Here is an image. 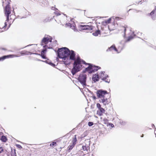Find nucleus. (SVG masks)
<instances>
[{"instance_id": "obj_1", "label": "nucleus", "mask_w": 156, "mask_h": 156, "mask_svg": "<svg viewBox=\"0 0 156 156\" xmlns=\"http://www.w3.org/2000/svg\"><path fill=\"white\" fill-rule=\"evenodd\" d=\"M58 56L59 58L62 59L64 63L66 65L70 64V62L69 59L70 54V50L67 48H59L58 51Z\"/></svg>"}, {"instance_id": "obj_25", "label": "nucleus", "mask_w": 156, "mask_h": 156, "mask_svg": "<svg viewBox=\"0 0 156 156\" xmlns=\"http://www.w3.org/2000/svg\"><path fill=\"white\" fill-rule=\"evenodd\" d=\"M1 140L3 142H6L7 140V139L6 136H2L1 137Z\"/></svg>"}, {"instance_id": "obj_32", "label": "nucleus", "mask_w": 156, "mask_h": 156, "mask_svg": "<svg viewBox=\"0 0 156 156\" xmlns=\"http://www.w3.org/2000/svg\"><path fill=\"white\" fill-rule=\"evenodd\" d=\"M16 146L18 148L20 149H21L22 148V147L21 146L20 144H16Z\"/></svg>"}, {"instance_id": "obj_35", "label": "nucleus", "mask_w": 156, "mask_h": 156, "mask_svg": "<svg viewBox=\"0 0 156 156\" xmlns=\"http://www.w3.org/2000/svg\"><path fill=\"white\" fill-rule=\"evenodd\" d=\"M7 23H6V22H5V23H4V26H3L2 27V28H5L6 26H7Z\"/></svg>"}, {"instance_id": "obj_38", "label": "nucleus", "mask_w": 156, "mask_h": 156, "mask_svg": "<svg viewBox=\"0 0 156 156\" xmlns=\"http://www.w3.org/2000/svg\"><path fill=\"white\" fill-rule=\"evenodd\" d=\"M12 156H16V154L15 152L12 155Z\"/></svg>"}, {"instance_id": "obj_14", "label": "nucleus", "mask_w": 156, "mask_h": 156, "mask_svg": "<svg viewBox=\"0 0 156 156\" xmlns=\"http://www.w3.org/2000/svg\"><path fill=\"white\" fill-rule=\"evenodd\" d=\"M99 101L100 102L103 103V105H108L111 102V101L110 100L108 99L107 98H105L100 100Z\"/></svg>"}, {"instance_id": "obj_36", "label": "nucleus", "mask_w": 156, "mask_h": 156, "mask_svg": "<svg viewBox=\"0 0 156 156\" xmlns=\"http://www.w3.org/2000/svg\"><path fill=\"white\" fill-rule=\"evenodd\" d=\"M3 151V150L2 147H0V153Z\"/></svg>"}, {"instance_id": "obj_15", "label": "nucleus", "mask_w": 156, "mask_h": 156, "mask_svg": "<svg viewBox=\"0 0 156 156\" xmlns=\"http://www.w3.org/2000/svg\"><path fill=\"white\" fill-rule=\"evenodd\" d=\"M15 18V16L14 15L11 14L10 16H9V19L8 20L7 19L6 21L9 22V26L13 23Z\"/></svg>"}, {"instance_id": "obj_39", "label": "nucleus", "mask_w": 156, "mask_h": 156, "mask_svg": "<svg viewBox=\"0 0 156 156\" xmlns=\"http://www.w3.org/2000/svg\"><path fill=\"white\" fill-rule=\"evenodd\" d=\"M94 98V99H96V97H95V96H94V98Z\"/></svg>"}, {"instance_id": "obj_2", "label": "nucleus", "mask_w": 156, "mask_h": 156, "mask_svg": "<svg viewBox=\"0 0 156 156\" xmlns=\"http://www.w3.org/2000/svg\"><path fill=\"white\" fill-rule=\"evenodd\" d=\"M82 64L87 65V63H86L84 60L81 59L79 56L77 57L74 60L73 64V67L71 70V73L73 75L75 74L81 69L82 66Z\"/></svg>"}, {"instance_id": "obj_27", "label": "nucleus", "mask_w": 156, "mask_h": 156, "mask_svg": "<svg viewBox=\"0 0 156 156\" xmlns=\"http://www.w3.org/2000/svg\"><path fill=\"white\" fill-rule=\"evenodd\" d=\"M104 123L105 124H107L108 123V120L106 118H105L103 119Z\"/></svg>"}, {"instance_id": "obj_23", "label": "nucleus", "mask_w": 156, "mask_h": 156, "mask_svg": "<svg viewBox=\"0 0 156 156\" xmlns=\"http://www.w3.org/2000/svg\"><path fill=\"white\" fill-rule=\"evenodd\" d=\"M92 80L95 82L96 81H98L99 79L98 75L95 74L92 77Z\"/></svg>"}, {"instance_id": "obj_24", "label": "nucleus", "mask_w": 156, "mask_h": 156, "mask_svg": "<svg viewBox=\"0 0 156 156\" xmlns=\"http://www.w3.org/2000/svg\"><path fill=\"white\" fill-rule=\"evenodd\" d=\"M93 35L95 36H98L99 34H101V32L99 29L96 30L93 33Z\"/></svg>"}, {"instance_id": "obj_18", "label": "nucleus", "mask_w": 156, "mask_h": 156, "mask_svg": "<svg viewBox=\"0 0 156 156\" xmlns=\"http://www.w3.org/2000/svg\"><path fill=\"white\" fill-rule=\"evenodd\" d=\"M27 53V51H20L18 53L17 55H13L12 58L15 57H18L20 56L21 55H26Z\"/></svg>"}, {"instance_id": "obj_21", "label": "nucleus", "mask_w": 156, "mask_h": 156, "mask_svg": "<svg viewBox=\"0 0 156 156\" xmlns=\"http://www.w3.org/2000/svg\"><path fill=\"white\" fill-rule=\"evenodd\" d=\"M66 27H69L70 28L74 30H75L76 29V27L75 24H71L70 23H67L66 24Z\"/></svg>"}, {"instance_id": "obj_7", "label": "nucleus", "mask_w": 156, "mask_h": 156, "mask_svg": "<svg viewBox=\"0 0 156 156\" xmlns=\"http://www.w3.org/2000/svg\"><path fill=\"white\" fill-rule=\"evenodd\" d=\"M100 77L102 80L106 83H109L110 82L109 77L107 74H105V72H101Z\"/></svg>"}, {"instance_id": "obj_16", "label": "nucleus", "mask_w": 156, "mask_h": 156, "mask_svg": "<svg viewBox=\"0 0 156 156\" xmlns=\"http://www.w3.org/2000/svg\"><path fill=\"white\" fill-rule=\"evenodd\" d=\"M113 50L115 51L118 53H119V52L118 51V50L116 48L114 44L112 45L106 51H112Z\"/></svg>"}, {"instance_id": "obj_11", "label": "nucleus", "mask_w": 156, "mask_h": 156, "mask_svg": "<svg viewBox=\"0 0 156 156\" xmlns=\"http://www.w3.org/2000/svg\"><path fill=\"white\" fill-rule=\"evenodd\" d=\"M4 12L5 15L7 17V20H8L9 19V16L11 13V8L9 5L8 4L5 6L4 10Z\"/></svg>"}, {"instance_id": "obj_30", "label": "nucleus", "mask_w": 156, "mask_h": 156, "mask_svg": "<svg viewBox=\"0 0 156 156\" xmlns=\"http://www.w3.org/2000/svg\"><path fill=\"white\" fill-rule=\"evenodd\" d=\"M133 37L132 36H129L127 39V40H126V41H130V40L132 39L133 38Z\"/></svg>"}, {"instance_id": "obj_31", "label": "nucleus", "mask_w": 156, "mask_h": 156, "mask_svg": "<svg viewBox=\"0 0 156 156\" xmlns=\"http://www.w3.org/2000/svg\"><path fill=\"white\" fill-rule=\"evenodd\" d=\"M111 19V18H109L108 20L105 21V22L106 23H110Z\"/></svg>"}, {"instance_id": "obj_5", "label": "nucleus", "mask_w": 156, "mask_h": 156, "mask_svg": "<svg viewBox=\"0 0 156 156\" xmlns=\"http://www.w3.org/2000/svg\"><path fill=\"white\" fill-rule=\"evenodd\" d=\"M108 94L106 90H103L102 89L98 90L96 92L97 96L98 98L101 99L105 98V95Z\"/></svg>"}, {"instance_id": "obj_8", "label": "nucleus", "mask_w": 156, "mask_h": 156, "mask_svg": "<svg viewBox=\"0 0 156 156\" xmlns=\"http://www.w3.org/2000/svg\"><path fill=\"white\" fill-rule=\"evenodd\" d=\"M87 78L86 75L82 73L80 74L78 78L80 82L83 85H86V80Z\"/></svg>"}, {"instance_id": "obj_6", "label": "nucleus", "mask_w": 156, "mask_h": 156, "mask_svg": "<svg viewBox=\"0 0 156 156\" xmlns=\"http://www.w3.org/2000/svg\"><path fill=\"white\" fill-rule=\"evenodd\" d=\"M52 38L51 37L49 36H47L45 37L42 39L41 45H44L43 47L44 48L46 45H45L48 43L49 42H51L52 41Z\"/></svg>"}, {"instance_id": "obj_37", "label": "nucleus", "mask_w": 156, "mask_h": 156, "mask_svg": "<svg viewBox=\"0 0 156 156\" xmlns=\"http://www.w3.org/2000/svg\"><path fill=\"white\" fill-rule=\"evenodd\" d=\"M51 9H52V10H58V9L56 8H55V7H52V8H51Z\"/></svg>"}, {"instance_id": "obj_12", "label": "nucleus", "mask_w": 156, "mask_h": 156, "mask_svg": "<svg viewBox=\"0 0 156 156\" xmlns=\"http://www.w3.org/2000/svg\"><path fill=\"white\" fill-rule=\"evenodd\" d=\"M128 26L126 25H124V26H121L119 27V31H120L121 33H123L124 36L126 35V29L128 28Z\"/></svg>"}, {"instance_id": "obj_22", "label": "nucleus", "mask_w": 156, "mask_h": 156, "mask_svg": "<svg viewBox=\"0 0 156 156\" xmlns=\"http://www.w3.org/2000/svg\"><path fill=\"white\" fill-rule=\"evenodd\" d=\"M13 55H5L3 56L2 57H0V61H3L5 59L9 58H12Z\"/></svg>"}, {"instance_id": "obj_26", "label": "nucleus", "mask_w": 156, "mask_h": 156, "mask_svg": "<svg viewBox=\"0 0 156 156\" xmlns=\"http://www.w3.org/2000/svg\"><path fill=\"white\" fill-rule=\"evenodd\" d=\"M54 13L57 16H58L61 15L60 12L58 10H55L54 12Z\"/></svg>"}, {"instance_id": "obj_40", "label": "nucleus", "mask_w": 156, "mask_h": 156, "mask_svg": "<svg viewBox=\"0 0 156 156\" xmlns=\"http://www.w3.org/2000/svg\"><path fill=\"white\" fill-rule=\"evenodd\" d=\"M144 136V134H142V136H141V137H143Z\"/></svg>"}, {"instance_id": "obj_29", "label": "nucleus", "mask_w": 156, "mask_h": 156, "mask_svg": "<svg viewBox=\"0 0 156 156\" xmlns=\"http://www.w3.org/2000/svg\"><path fill=\"white\" fill-rule=\"evenodd\" d=\"M56 144V143L55 142H53L50 144V146L52 147H54L55 145Z\"/></svg>"}, {"instance_id": "obj_4", "label": "nucleus", "mask_w": 156, "mask_h": 156, "mask_svg": "<svg viewBox=\"0 0 156 156\" xmlns=\"http://www.w3.org/2000/svg\"><path fill=\"white\" fill-rule=\"evenodd\" d=\"M95 27L91 25H80L79 28L80 29L87 31V32H92Z\"/></svg>"}, {"instance_id": "obj_33", "label": "nucleus", "mask_w": 156, "mask_h": 156, "mask_svg": "<svg viewBox=\"0 0 156 156\" xmlns=\"http://www.w3.org/2000/svg\"><path fill=\"white\" fill-rule=\"evenodd\" d=\"M93 123L92 122H89L88 123V125L89 126H91L93 125Z\"/></svg>"}, {"instance_id": "obj_28", "label": "nucleus", "mask_w": 156, "mask_h": 156, "mask_svg": "<svg viewBox=\"0 0 156 156\" xmlns=\"http://www.w3.org/2000/svg\"><path fill=\"white\" fill-rule=\"evenodd\" d=\"M88 147H87L86 145L83 146H82L83 149L84 151H87Z\"/></svg>"}, {"instance_id": "obj_3", "label": "nucleus", "mask_w": 156, "mask_h": 156, "mask_svg": "<svg viewBox=\"0 0 156 156\" xmlns=\"http://www.w3.org/2000/svg\"><path fill=\"white\" fill-rule=\"evenodd\" d=\"M87 65H88L89 66L85 68V71L87 72L90 74L94 73L101 69L100 67L95 66L91 63H87Z\"/></svg>"}, {"instance_id": "obj_20", "label": "nucleus", "mask_w": 156, "mask_h": 156, "mask_svg": "<svg viewBox=\"0 0 156 156\" xmlns=\"http://www.w3.org/2000/svg\"><path fill=\"white\" fill-rule=\"evenodd\" d=\"M47 51L46 49H43L41 52V56L42 58L44 59H46V58L45 56V53Z\"/></svg>"}, {"instance_id": "obj_10", "label": "nucleus", "mask_w": 156, "mask_h": 156, "mask_svg": "<svg viewBox=\"0 0 156 156\" xmlns=\"http://www.w3.org/2000/svg\"><path fill=\"white\" fill-rule=\"evenodd\" d=\"M96 106L98 108V110H97V114L100 116L102 115L105 112V110L101 107V105L99 103H97Z\"/></svg>"}, {"instance_id": "obj_9", "label": "nucleus", "mask_w": 156, "mask_h": 156, "mask_svg": "<svg viewBox=\"0 0 156 156\" xmlns=\"http://www.w3.org/2000/svg\"><path fill=\"white\" fill-rule=\"evenodd\" d=\"M77 141V140L76 138V136L75 135L74 137L73 138L72 144L69 145L68 147V150H67L68 152H70V151L73 149L75 145L76 144Z\"/></svg>"}, {"instance_id": "obj_19", "label": "nucleus", "mask_w": 156, "mask_h": 156, "mask_svg": "<svg viewBox=\"0 0 156 156\" xmlns=\"http://www.w3.org/2000/svg\"><path fill=\"white\" fill-rule=\"evenodd\" d=\"M108 28L110 31L114 30L115 29V25L114 23H110L108 26Z\"/></svg>"}, {"instance_id": "obj_13", "label": "nucleus", "mask_w": 156, "mask_h": 156, "mask_svg": "<svg viewBox=\"0 0 156 156\" xmlns=\"http://www.w3.org/2000/svg\"><path fill=\"white\" fill-rule=\"evenodd\" d=\"M76 54L74 51L71 50L70 51V54L69 56V61L70 62V60L74 61L76 59L75 58Z\"/></svg>"}, {"instance_id": "obj_34", "label": "nucleus", "mask_w": 156, "mask_h": 156, "mask_svg": "<svg viewBox=\"0 0 156 156\" xmlns=\"http://www.w3.org/2000/svg\"><path fill=\"white\" fill-rule=\"evenodd\" d=\"M2 3V5L3 6L4 5V3L6 2V1L5 0H1Z\"/></svg>"}, {"instance_id": "obj_17", "label": "nucleus", "mask_w": 156, "mask_h": 156, "mask_svg": "<svg viewBox=\"0 0 156 156\" xmlns=\"http://www.w3.org/2000/svg\"><path fill=\"white\" fill-rule=\"evenodd\" d=\"M151 18L153 20H155L156 19V7L150 13Z\"/></svg>"}]
</instances>
